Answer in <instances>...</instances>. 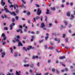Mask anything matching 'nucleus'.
Segmentation results:
<instances>
[{
  "label": "nucleus",
  "mask_w": 75,
  "mask_h": 75,
  "mask_svg": "<svg viewBox=\"0 0 75 75\" xmlns=\"http://www.w3.org/2000/svg\"><path fill=\"white\" fill-rule=\"evenodd\" d=\"M16 38L17 39H16V38H14V39L15 40V41L14 40H12V42L13 43H15L16 42H19V43L18 46H23V44L20 42V40L19 39L20 38V37L19 35H17L16 36Z\"/></svg>",
  "instance_id": "1"
},
{
  "label": "nucleus",
  "mask_w": 75,
  "mask_h": 75,
  "mask_svg": "<svg viewBox=\"0 0 75 75\" xmlns=\"http://www.w3.org/2000/svg\"><path fill=\"white\" fill-rule=\"evenodd\" d=\"M4 8L6 13H10L11 15H13L14 16H16V13H15L14 12H11L8 10L7 8L4 7Z\"/></svg>",
  "instance_id": "2"
},
{
  "label": "nucleus",
  "mask_w": 75,
  "mask_h": 75,
  "mask_svg": "<svg viewBox=\"0 0 75 75\" xmlns=\"http://www.w3.org/2000/svg\"><path fill=\"white\" fill-rule=\"evenodd\" d=\"M45 27V25L44 23V22H42L41 24V26H40V27L41 28H43L44 30H46L47 28Z\"/></svg>",
  "instance_id": "3"
},
{
  "label": "nucleus",
  "mask_w": 75,
  "mask_h": 75,
  "mask_svg": "<svg viewBox=\"0 0 75 75\" xmlns=\"http://www.w3.org/2000/svg\"><path fill=\"white\" fill-rule=\"evenodd\" d=\"M42 11L40 10V8H38V9L37 14L38 15H40L41 14Z\"/></svg>",
  "instance_id": "4"
},
{
  "label": "nucleus",
  "mask_w": 75,
  "mask_h": 75,
  "mask_svg": "<svg viewBox=\"0 0 75 75\" xmlns=\"http://www.w3.org/2000/svg\"><path fill=\"white\" fill-rule=\"evenodd\" d=\"M1 4H2V6H4V5H5L6 3L4 2V0H1Z\"/></svg>",
  "instance_id": "5"
},
{
  "label": "nucleus",
  "mask_w": 75,
  "mask_h": 75,
  "mask_svg": "<svg viewBox=\"0 0 75 75\" xmlns=\"http://www.w3.org/2000/svg\"><path fill=\"white\" fill-rule=\"evenodd\" d=\"M1 54L2 55V58H4V56L6 55V53L5 52H3V53H1Z\"/></svg>",
  "instance_id": "6"
},
{
  "label": "nucleus",
  "mask_w": 75,
  "mask_h": 75,
  "mask_svg": "<svg viewBox=\"0 0 75 75\" xmlns=\"http://www.w3.org/2000/svg\"><path fill=\"white\" fill-rule=\"evenodd\" d=\"M28 50H30L32 49V46H29L27 48Z\"/></svg>",
  "instance_id": "7"
},
{
  "label": "nucleus",
  "mask_w": 75,
  "mask_h": 75,
  "mask_svg": "<svg viewBox=\"0 0 75 75\" xmlns=\"http://www.w3.org/2000/svg\"><path fill=\"white\" fill-rule=\"evenodd\" d=\"M65 56H63L62 57H59V59H64L65 58Z\"/></svg>",
  "instance_id": "8"
},
{
  "label": "nucleus",
  "mask_w": 75,
  "mask_h": 75,
  "mask_svg": "<svg viewBox=\"0 0 75 75\" xmlns=\"http://www.w3.org/2000/svg\"><path fill=\"white\" fill-rule=\"evenodd\" d=\"M67 15L68 17H70V12H67Z\"/></svg>",
  "instance_id": "9"
},
{
  "label": "nucleus",
  "mask_w": 75,
  "mask_h": 75,
  "mask_svg": "<svg viewBox=\"0 0 75 75\" xmlns=\"http://www.w3.org/2000/svg\"><path fill=\"white\" fill-rule=\"evenodd\" d=\"M31 73V75H34V72H33V71L31 70V69H30L29 71Z\"/></svg>",
  "instance_id": "10"
},
{
  "label": "nucleus",
  "mask_w": 75,
  "mask_h": 75,
  "mask_svg": "<svg viewBox=\"0 0 75 75\" xmlns=\"http://www.w3.org/2000/svg\"><path fill=\"white\" fill-rule=\"evenodd\" d=\"M34 64H32L30 65V68H34Z\"/></svg>",
  "instance_id": "11"
},
{
  "label": "nucleus",
  "mask_w": 75,
  "mask_h": 75,
  "mask_svg": "<svg viewBox=\"0 0 75 75\" xmlns=\"http://www.w3.org/2000/svg\"><path fill=\"white\" fill-rule=\"evenodd\" d=\"M51 10L53 11H55V7H53V8L52 7L51 8Z\"/></svg>",
  "instance_id": "12"
},
{
  "label": "nucleus",
  "mask_w": 75,
  "mask_h": 75,
  "mask_svg": "<svg viewBox=\"0 0 75 75\" xmlns=\"http://www.w3.org/2000/svg\"><path fill=\"white\" fill-rule=\"evenodd\" d=\"M23 50H25V51H27V49H26V48H25V47H23Z\"/></svg>",
  "instance_id": "13"
},
{
  "label": "nucleus",
  "mask_w": 75,
  "mask_h": 75,
  "mask_svg": "<svg viewBox=\"0 0 75 75\" xmlns=\"http://www.w3.org/2000/svg\"><path fill=\"white\" fill-rule=\"evenodd\" d=\"M50 12V10H48V9H47V11L46 13V14H49V13Z\"/></svg>",
  "instance_id": "14"
},
{
  "label": "nucleus",
  "mask_w": 75,
  "mask_h": 75,
  "mask_svg": "<svg viewBox=\"0 0 75 75\" xmlns=\"http://www.w3.org/2000/svg\"><path fill=\"white\" fill-rule=\"evenodd\" d=\"M16 75H21L20 73H18V72L17 71H16Z\"/></svg>",
  "instance_id": "15"
},
{
  "label": "nucleus",
  "mask_w": 75,
  "mask_h": 75,
  "mask_svg": "<svg viewBox=\"0 0 75 75\" xmlns=\"http://www.w3.org/2000/svg\"><path fill=\"white\" fill-rule=\"evenodd\" d=\"M72 18H71V20H73V18H74V15H71Z\"/></svg>",
  "instance_id": "16"
},
{
  "label": "nucleus",
  "mask_w": 75,
  "mask_h": 75,
  "mask_svg": "<svg viewBox=\"0 0 75 75\" xmlns=\"http://www.w3.org/2000/svg\"><path fill=\"white\" fill-rule=\"evenodd\" d=\"M56 71L57 72V74H59V71L57 69H56Z\"/></svg>",
  "instance_id": "17"
},
{
  "label": "nucleus",
  "mask_w": 75,
  "mask_h": 75,
  "mask_svg": "<svg viewBox=\"0 0 75 75\" xmlns=\"http://www.w3.org/2000/svg\"><path fill=\"white\" fill-rule=\"evenodd\" d=\"M24 66L25 67H29V65L28 64L27 65L24 64Z\"/></svg>",
  "instance_id": "18"
},
{
  "label": "nucleus",
  "mask_w": 75,
  "mask_h": 75,
  "mask_svg": "<svg viewBox=\"0 0 75 75\" xmlns=\"http://www.w3.org/2000/svg\"><path fill=\"white\" fill-rule=\"evenodd\" d=\"M60 64L61 65H62V66H63V67H65V65H64V64H63V63H62V62H60Z\"/></svg>",
  "instance_id": "19"
},
{
  "label": "nucleus",
  "mask_w": 75,
  "mask_h": 75,
  "mask_svg": "<svg viewBox=\"0 0 75 75\" xmlns=\"http://www.w3.org/2000/svg\"><path fill=\"white\" fill-rule=\"evenodd\" d=\"M23 7L25 8H26V7L25 6H24V5L23 4H22V5L21 6V7Z\"/></svg>",
  "instance_id": "20"
},
{
  "label": "nucleus",
  "mask_w": 75,
  "mask_h": 75,
  "mask_svg": "<svg viewBox=\"0 0 75 75\" xmlns=\"http://www.w3.org/2000/svg\"><path fill=\"white\" fill-rule=\"evenodd\" d=\"M27 15H28V16H29L30 15V11H28V12L27 13Z\"/></svg>",
  "instance_id": "21"
},
{
  "label": "nucleus",
  "mask_w": 75,
  "mask_h": 75,
  "mask_svg": "<svg viewBox=\"0 0 75 75\" xmlns=\"http://www.w3.org/2000/svg\"><path fill=\"white\" fill-rule=\"evenodd\" d=\"M15 18L16 20H18V16H16L15 17Z\"/></svg>",
  "instance_id": "22"
},
{
  "label": "nucleus",
  "mask_w": 75,
  "mask_h": 75,
  "mask_svg": "<svg viewBox=\"0 0 75 75\" xmlns=\"http://www.w3.org/2000/svg\"><path fill=\"white\" fill-rule=\"evenodd\" d=\"M64 23L65 25H67V24H68V22L67 21H66L64 22Z\"/></svg>",
  "instance_id": "23"
},
{
  "label": "nucleus",
  "mask_w": 75,
  "mask_h": 75,
  "mask_svg": "<svg viewBox=\"0 0 75 75\" xmlns=\"http://www.w3.org/2000/svg\"><path fill=\"white\" fill-rule=\"evenodd\" d=\"M10 30H11L13 28V26H12V25H10Z\"/></svg>",
  "instance_id": "24"
},
{
  "label": "nucleus",
  "mask_w": 75,
  "mask_h": 75,
  "mask_svg": "<svg viewBox=\"0 0 75 75\" xmlns=\"http://www.w3.org/2000/svg\"><path fill=\"white\" fill-rule=\"evenodd\" d=\"M52 72H55V69L54 68H53L52 69Z\"/></svg>",
  "instance_id": "25"
},
{
  "label": "nucleus",
  "mask_w": 75,
  "mask_h": 75,
  "mask_svg": "<svg viewBox=\"0 0 75 75\" xmlns=\"http://www.w3.org/2000/svg\"><path fill=\"white\" fill-rule=\"evenodd\" d=\"M47 16H46L45 21H47Z\"/></svg>",
  "instance_id": "26"
},
{
  "label": "nucleus",
  "mask_w": 75,
  "mask_h": 75,
  "mask_svg": "<svg viewBox=\"0 0 75 75\" xmlns=\"http://www.w3.org/2000/svg\"><path fill=\"white\" fill-rule=\"evenodd\" d=\"M12 22H13V23H14V21H15V20L14 19V18H13L12 19Z\"/></svg>",
  "instance_id": "27"
},
{
  "label": "nucleus",
  "mask_w": 75,
  "mask_h": 75,
  "mask_svg": "<svg viewBox=\"0 0 75 75\" xmlns=\"http://www.w3.org/2000/svg\"><path fill=\"white\" fill-rule=\"evenodd\" d=\"M21 29H22V28L21 29H19L18 30H16L17 32V33H18V32H19V31H20V30H21Z\"/></svg>",
  "instance_id": "28"
},
{
  "label": "nucleus",
  "mask_w": 75,
  "mask_h": 75,
  "mask_svg": "<svg viewBox=\"0 0 75 75\" xmlns=\"http://www.w3.org/2000/svg\"><path fill=\"white\" fill-rule=\"evenodd\" d=\"M64 70L65 71H66V72H68V69L67 68H65V69H64Z\"/></svg>",
  "instance_id": "29"
},
{
  "label": "nucleus",
  "mask_w": 75,
  "mask_h": 75,
  "mask_svg": "<svg viewBox=\"0 0 75 75\" xmlns=\"http://www.w3.org/2000/svg\"><path fill=\"white\" fill-rule=\"evenodd\" d=\"M41 75V74H39V73H37L36 74V75Z\"/></svg>",
  "instance_id": "30"
},
{
  "label": "nucleus",
  "mask_w": 75,
  "mask_h": 75,
  "mask_svg": "<svg viewBox=\"0 0 75 75\" xmlns=\"http://www.w3.org/2000/svg\"><path fill=\"white\" fill-rule=\"evenodd\" d=\"M36 20H38L39 19H40V17L38 16H37L36 17Z\"/></svg>",
  "instance_id": "31"
},
{
  "label": "nucleus",
  "mask_w": 75,
  "mask_h": 75,
  "mask_svg": "<svg viewBox=\"0 0 75 75\" xmlns=\"http://www.w3.org/2000/svg\"><path fill=\"white\" fill-rule=\"evenodd\" d=\"M51 62V59H48V63H50Z\"/></svg>",
  "instance_id": "32"
},
{
  "label": "nucleus",
  "mask_w": 75,
  "mask_h": 75,
  "mask_svg": "<svg viewBox=\"0 0 75 75\" xmlns=\"http://www.w3.org/2000/svg\"><path fill=\"white\" fill-rule=\"evenodd\" d=\"M44 40H40L39 41V43H41L42 42H43V41Z\"/></svg>",
  "instance_id": "33"
},
{
  "label": "nucleus",
  "mask_w": 75,
  "mask_h": 75,
  "mask_svg": "<svg viewBox=\"0 0 75 75\" xmlns=\"http://www.w3.org/2000/svg\"><path fill=\"white\" fill-rule=\"evenodd\" d=\"M63 25H61V26L60 29L61 30H62V29L63 28Z\"/></svg>",
  "instance_id": "34"
},
{
  "label": "nucleus",
  "mask_w": 75,
  "mask_h": 75,
  "mask_svg": "<svg viewBox=\"0 0 75 75\" xmlns=\"http://www.w3.org/2000/svg\"><path fill=\"white\" fill-rule=\"evenodd\" d=\"M2 37H5V34L3 33L1 35Z\"/></svg>",
  "instance_id": "35"
},
{
  "label": "nucleus",
  "mask_w": 75,
  "mask_h": 75,
  "mask_svg": "<svg viewBox=\"0 0 75 75\" xmlns=\"http://www.w3.org/2000/svg\"><path fill=\"white\" fill-rule=\"evenodd\" d=\"M19 11H18V9H16V13H18V12H19Z\"/></svg>",
  "instance_id": "36"
},
{
  "label": "nucleus",
  "mask_w": 75,
  "mask_h": 75,
  "mask_svg": "<svg viewBox=\"0 0 75 75\" xmlns=\"http://www.w3.org/2000/svg\"><path fill=\"white\" fill-rule=\"evenodd\" d=\"M4 30H8V28L6 27H5L4 28Z\"/></svg>",
  "instance_id": "37"
},
{
  "label": "nucleus",
  "mask_w": 75,
  "mask_h": 75,
  "mask_svg": "<svg viewBox=\"0 0 75 75\" xmlns=\"http://www.w3.org/2000/svg\"><path fill=\"white\" fill-rule=\"evenodd\" d=\"M65 40H66V42H68V39L67 38H66L65 39Z\"/></svg>",
  "instance_id": "38"
},
{
  "label": "nucleus",
  "mask_w": 75,
  "mask_h": 75,
  "mask_svg": "<svg viewBox=\"0 0 75 75\" xmlns=\"http://www.w3.org/2000/svg\"><path fill=\"white\" fill-rule=\"evenodd\" d=\"M26 38H27V36L23 37V38L24 39V40H25V39H26Z\"/></svg>",
  "instance_id": "39"
},
{
  "label": "nucleus",
  "mask_w": 75,
  "mask_h": 75,
  "mask_svg": "<svg viewBox=\"0 0 75 75\" xmlns=\"http://www.w3.org/2000/svg\"><path fill=\"white\" fill-rule=\"evenodd\" d=\"M65 34H64L63 35V38H65Z\"/></svg>",
  "instance_id": "40"
},
{
  "label": "nucleus",
  "mask_w": 75,
  "mask_h": 75,
  "mask_svg": "<svg viewBox=\"0 0 75 75\" xmlns=\"http://www.w3.org/2000/svg\"><path fill=\"white\" fill-rule=\"evenodd\" d=\"M48 36H47L45 37V39L46 40H48Z\"/></svg>",
  "instance_id": "41"
},
{
  "label": "nucleus",
  "mask_w": 75,
  "mask_h": 75,
  "mask_svg": "<svg viewBox=\"0 0 75 75\" xmlns=\"http://www.w3.org/2000/svg\"><path fill=\"white\" fill-rule=\"evenodd\" d=\"M69 28H71V27H72V25L71 24H70L69 26Z\"/></svg>",
  "instance_id": "42"
},
{
  "label": "nucleus",
  "mask_w": 75,
  "mask_h": 75,
  "mask_svg": "<svg viewBox=\"0 0 75 75\" xmlns=\"http://www.w3.org/2000/svg\"><path fill=\"white\" fill-rule=\"evenodd\" d=\"M14 7V6L13 5H11L9 7L11 8V7Z\"/></svg>",
  "instance_id": "43"
},
{
  "label": "nucleus",
  "mask_w": 75,
  "mask_h": 75,
  "mask_svg": "<svg viewBox=\"0 0 75 75\" xmlns=\"http://www.w3.org/2000/svg\"><path fill=\"white\" fill-rule=\"evenodd\" d=\"M24 0H21V1H22L23 3H24V4H25L26 3L25 2H24Z\"/></svg>",
  "instance_id": "44"
},
{
  "label": "nucleus",
  "mask_w": 75,
  "mask_h": 75,
  "mask_svg": "<svg viewBox=\"0 0 75 75\" xmlns=\"http://www.w3.org/2000/svg\"><path fill=\"white\" fill-rule=\"evenodd\" d=\"M6 40V37L5 36L4 37V38H3V40L4 41Z\"/></svg>",
  "instance_id": "45"
},
{
  "label": "nucleus",
  "mask_w": 75,
  "mask_h": 75,
  "mask_svg": "<svg viewBox=\"0 0 75 75\" xmlns=\"http://www.w3.org/2000/svg\"><path fill=\"white\" fill-rule=\"evenodd\" d=\"M5 44H6L5 42H3L2 45H4Z\"/></svg>",
  "instance_id": "46"
},
{
  "label": "nucleus",
  "mask_w": 75,
  "mask_h": 75,
  "mask_svg": "<svg viewBox=\"0 0 75 75\" xmlns=\"http://www.w3.org/2000/svg\"><path fill=\"white\" fill-rule=\"evenodd\" d=\"M37 65L38 67H40V63L38 62L37 64Z\"/></svg>",
  "instance_id": "47"
},
{
  "label": "nucleus",
  "mask_w": 75,
  "mask_h": 75,
  "mask_svg": "<svg viewBox=\"0 0 75 75\" xmlns=\"http://www.w3.org/2000/svg\"><path fill=\"white\" fill-rule=\"evenodd\" d=\"M49 27H51V26H52V24L51 23H50L49 24Z\"/></svg>",
  "instance_id": "48"
},
{
  "label": "nucleus",
  "mask_w": 75,
  "mask_h": 75,
  "mask_svg": "<svg viewBox=\"0 0 75 75\" xmlns=\"http://www.w3.org/2000/svg\"><path fill=\"white\" fill-rule=\"evenodd\" d=\"M70 6H73V3L71 2L70 4Z\"/></svg>",
  "instance_id": "49"
},
{
  "label": "nucleus",
  "mask_w": 75,
  "mask_h": 75,
  "mask_svg": "<svg viewBox=\"0 0 75 75\" xmlns=\"http://www.w3.org/2000/svg\"><path fill=\"white\" fill-rule=\"evenodd\" d=\"M58 43H59V42L60 41V39H59V38H58Z\"/></svg>",
  "instance_id": "50"
},
{
  "label": "nucleus",
  "mask_w": 75,
  "mask_h": 75,
  "mask_svg": "<svg viewBox=\"0 0 75 75\" xmlns=\"http://www.w3.org/2000/svg\"><path fill=\"white\" fill-rule=\"evenodd\" d=\"M8 2L9 3H10V4H11L12 3H11V2H10V0H8Z\"/></svg>",
  "instance_id": "51"
},
{
  "label": "nucleus",
  "mask_w": 75,
  "mask_h": 75,
  "mask_svg": "<svg viewBox=\"0 0 75 75\" xmlns=\"http://www.w3.org/2000/svg\"><path fill=\"white\" fill-rule=\"evenodd\" d=\"M11 51V53H13V49H10Z\"/></svg>",
  "instance_id": "52"
},
{
  "label": "nucleus",
  "mask_w": 75,
  "mask_h": 75,
  "mask_svg": "<svg viewBox=\"0 0 75 75\" xmlns=\"http://www.w3.org/2000/svg\"><path fill=\"white\" fill-rule=\"evenodd\" d=\"M49 49H51V50H52L53 48H54V47H49Z\"/></svg>",
  "instance_id": "53"
},
{
  "label": "nucleus",
  "mask_w": 75,
  "mask_h": 75,
  "mask_svg": "<svg viewBox=\"0 0 75 75\" xmlns=\"http://www.w3.org/2000/svg\"><path fill=\"white\" fill-rule=\"evenodd\" d=\"M50 44L51 45H54V43L52 42H51L50 43Z\"/></svg>",
  "instance_id": "54"
},
{
  "label": "nucleus",
  "mask_w": 75,
  "mask_h": 75,
  "mask_svg": "<svg viewBox=\"0 0 75 75\" xmlns=\"http://www.w3.org/2000/svg\"><path fill=\"white\" fill-rule=\"evenodd\" d=\"M45 49H47V45H45Z\"/></svg>",
  "instance_id": "55"
},
{
  "label": "nucleus",
  "mask_w": 75,
  "mask_h": 75,
  "mask_svg": "<svg viewBox=\"0 0 75 75\" xmlns=\"http://www.w3.org/2000/svg\"><path fill=\"white\" fill-rule=\"evenodd\" d=\"M28 23H29V24L30 23V20H28Z\"/></svg>",
  "instance_id": "56"
},
{
  "label": "nucleus",
  "mask_w": 75,
  "mask_h": 75,
  "mask_svg": "<svg viewBox=\"0 0 75 75\" xmlns=\"http://www.w3.org/2000/svg\"><path fill=\"white\" fill-rule=\"evenodd\" d=\"M31 38L32 39H34V36H32Z\"/></svg>",
  "instance_id": "57"
},
{
  "label": "nucleus",
  "mask_w": 75,
  "mask_h": 75,
  "mask_svg": "<svg viewBox=\"0 0 75 75\" xmlns=\"http://www.w3.org/2000/svg\"><path fill=\"white\" fill-rule=\"evenodd\" d=\"M69 33H71V30H69Z\"/></svg>",
  "instance_id": "58"
},
{
  "label": "nucleus",
  "mask_w": 75,
  "mask_h": 75,
  "mask_svg": "<svg viewBox=\"0 0 75 75\" xmlns=\"http://www.w3.org/2000/svg\"><path fill=\"white\" fill-rule=\"evenodd\" d=\"M12 25H13L14 26V25H15V23H12Z\"/></svg>",
  "instance_id": "59"
},
{
  "label": "nucleus",
  "mask_w": 75,
  "mask_h": 75,
  "mask_svg": "<svg viewBox=\"0 0 75 75\" xmlns=\"http://www.w3.org/2000/svg\"><path fill=\"white\" fill-rule=\"evenodd\" d=\"M17 53H15V57H17Z\"/></svg>",
  "instance_id": "60"
},
{
  "label": "nucleus",
  "mask_w": 75,
  "mask_h": 75,
  "mask_svg": "<svg viewBox=\"0 0 75 75\" xmlns=\"http://www.w3.org/2000/svg\"><path fill=\"white\" fill-rule=\"evenodd\" d=\"M54 40H55V41H58L57 39V38H54Z\"/></svg>",
  "instance_id": "61"
},
{
  "label": "nucleus",
  "mask_w": 75,
  "mask_h": 75,
  "mask_svg": "<svg viewBox=\"0 0 75 75\" xmlns=\"http://www.w3.org/2000/svg\"><path fill=\"white\" fill-rule=\"evenodd\" d=\"M23 27V26L21 25L19 26V28H22Z\"/></svg>",
  "instance_id": "62"
},
{
  "label": "nucleus",
  "mask_w": 75,
  "mask_h": 75,
  "mask_svg": "<svg viewBox=\"0 0 75 75\" xmlns=\"http://www.w3.org/2000/svg\"><path fill=\"white\" fill-rule=\"evenodd\" d=\"M45 75H48V73H47L45 74Z\"/></svg>",
  "instance_id": "63"
},
{
  "label": "nucleus",
  "mask_w": 75,
  "mask_h": 75,
  "mask_svg": "<svg viewBox=\"0 0 75 75\" xmlns=\"http://www.w3.org/2000/svg\"><path fill=\"white\" fill-rule=\"evenodd\" d=\"M4 16L5 17V18H7V16L6 15H4Z\"/></svg>",
  "instance_id": "64"
}]
</instances>
